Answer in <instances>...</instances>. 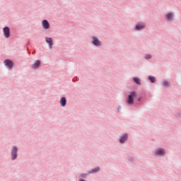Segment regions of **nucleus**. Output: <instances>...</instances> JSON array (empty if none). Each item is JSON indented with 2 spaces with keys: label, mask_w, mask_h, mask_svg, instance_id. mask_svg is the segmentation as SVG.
<instances>
[{
  "label": "nucleus",
  "mask_w": 181,
  "mask_h": 181,
  "mask_svg": "<svg viewBox=\"0 0 181 181\" xmlns=\"http://www.w3.org/2000/svg\"><path fill=\"white\" fill-rule=\"evenodd\" d=\"M144 28H145V24L144 23H139L136 25V30H141V29H144Z\"/></svg>",
  "instance_id": "9"
},
{
  "label": "nucleus",
  "mask_w": 181,
  "mask_h": 181,
  "mask_svg": "<svg viewBox=\"0 0 181 181\" xmlns=\"http://www.w3.org/2000/svg\"><path fill=\"white\" fill-rule=\"evenodd\" d=\"M99 171H100V168L99 167H98L92 170V173H96V172H99Z\"/></svg>",
  "instance_id": "16"
},
{
  "label": "nucleus",
  "mask_w": 181,
  "mask_h": 181,
  "mask_svg": "<svg viewBox=\"0 0 181 181\" xmlns=\"http://www.w3.org/2000/svg\"><path fill=\"white\" fill-rule=\"evenodd\" d=\"M60 104H61L62 107L66 106V98H62L60 99Z\"/></svg>",
  "instance_id": "12"
},
{
  "label": "nucleus",
  "mask_w": 181,
  "mask_h": 181,
  "mask_svg": "<svg viewBox=\"0 0 181 181\" xmlns=\"http://www.w3.org/2000/svg\"><path fill=\"white\" fill-rule=\"evenodd\" d=\"M156 155H158L160 156L165 155V150L163 148H159L158 150H157Z\"/></svg>",
  "instance_id": "10"
},
{
  "label": "nucleus",
  "mask_w": 181,
  "mask_h": 181,
  "mask_svg": "<svg viewBox=\"0 0 181 181\" xmlns=\"http://www.w3.org/2000/svg\"><path fill=\"white\" fill-rule=\"evenodd\" d=\"M128 139V134H124L119 140L120 144H124L125 141H127Z\"/></svg>",
  "instance_id": "8"
},
{
  "label": "nucleus",
  "mask_w": 181,
  "mask_h": 181,
  "mask_svg": "<svg viewBox=\"0 0 181 181\" xmlns=\"http://www.w3.org/2000/svg\"><path fill=\"white\" fill-rule=\"evenodd\" d=\"M136 97V93L135 91L131 92L128 95L127 103L129 105H132L134 104V98Z\"/></svg>",
  "instance_id": "1"
},
{
  "label": "nucleus",
  "mask_w": 181,
  "mask_h": 181,
  "mask_svg": "<svg viewBox=\"0 0 181 181\" xmlns=\"http://www.w3.org/2000/svg\"><path fill=\"white\" fill-rule=\"evenodd\" d=\"M163 86H165V87H168V86H169V82L168 81L163 82Z\"/></svg>",
  "instance_id": "17"
},
{
  "label": "nucleus",
  "mask_w": 181,
  "mask_h": 181,
  "mask_svg": "<svg viewBox=\"0 0 181 181\" xmlns=\"http://www.w3.org/2000/svg\"><path fill=\"white\" fill-rule=\"evenodd\" d=\"M3 32H4V35L5 37L8 38L11 36V31L9 30V28L5 27L3 29Z\"/></svg>",
  "instance_id": "3"
},
{
  "label": "nucleus",
  "mask_w": 181,
  "mask_h": 181,
  "mask_svg": "<svg viewBox=\"0 0 181 181\" xmlns=\"http://www.w3.org/2000/svg\"><path fill=\"white\" fill-rule=\"evenodd\" d=\"M45 41L47 42V43H48L49 48L52 49L53 46V40L52 39V37H45Z\"/></svg>",
  "instance_id": "5"
},
{
  "label": "nucleus",
  "mask_w": 181,
  "mask_h": 181,
  "mask_svg": "<svg viewBox=\"0 0 181 181\" xmlns=\"http://www.w3.org/2000/svg\"><path fill=\"white\" fill-rule=\"evenodd\" d=\"M11 156L13 160L18 158V148H16V146L13 147V149L11 151Z\"/></svg>",
  "instance_id": "2"
},
{
  "label": "nucleus",
  "mask_w": 181,
  "mask_h": 181,
  "mask_svg": "<svg viewBox=\"0 0 181 181\" xmlns=\"http://www.w3.org/2000/svg\"><path fill=\"white\" fill-rule=\"evenodd\" d=\"M134 81L136 84L141 85V80L139 78L134 77Z\"/></svg>",
  "instance_id": "14"
},
{
  "label": "nucleus",
  "mask_w": 181,
  "mask_h": 181,
  "mask_svg": "<svg viewBox=\"0 0 181 181\" xmlns=\"http://www.w3.org/2000/svg\"><path fill=\"white\" fill-rule=\"evenodd\" d=\"M42 25L44 29H49V28H50V25L47 20H43L42 22Z\"/></svg>",
  "instance_id": "6"
},
{
  "label": "nucleus",
  "mask_w": 181,
  "mask_h": 181,
  "mask_svg": "<svg viewBox=\"0 0 181 181\" xmlns=\"http://www.w3.org/2000/svg\"><path fill=\"white\" fill-rule=\"evenodd\" d=\"M148 78H149V80L151 81V83H156V79L155 78V77H153V76H149L148 77Z\"/></svg>",
  "instance_id": "15"
},
{
  "label": "nucleus",
  "mask_w": 181,
  "mask_h": 181,
  "mask_svg": "<svg viewBox=\"0 0 181 181\" xmlns=\"http://www.w3.org/2000/svg\"><path fill=\"white\" fill-rule=\"evenodd\" d=\"M81 181H86L85 180H81Z\"/></svg>",
  "instance_id": "19"
},
{
  "label": "nucleus",
  "mask_w": 181,
  "mask_h": 181,
  "mask_svg": "<svg viewBox=\"0 0 181 181\" xmlns=\"http://www.w3.org/2000/svg\"><path fill=\"white\" fill-rule=\"evenodd\" d=\"M167 19H168V21H172V19H173V13H169L167 14Z\"/></svg>",
  "instance_id": "13"
},
{
  "label": "nucleus",
  "mask_w": 181,
  "mask_h": 181,
  "mask_svg": "<svg viewBox=\"0 0 181 181\" xmlns=\"http://www.w3.org/2000/svg\"><path fill=\"white\" fill-rule=\"evenodd\" d=\"M145 57H146V59H151L152 56L151 54H148Z\"/></svg>",
  "instance_id": "18"
},
{
  "label": "nucleus",
  "mask_w": 181,
  "mask_h": 181,
  "mask_svg": "<svg viewBox=\"0 0 181 181\" xmlns=\"http://www.w3.org/2000/svg\"><path fill=\"white\" fill-rule=\"evenodd\" d=\"M93 41L92 42V43H93L95 46H101V42L98 40V38L93 37Z\"/></svg>",
  "instance_id": "7"
},
{
  "label": "nucleus",
  "mask_w": 181,
  "mask_h": 181,
  "mask_svg": "<svg viewBox=\"0 0 181 181\" xmlns=\"http://www.w3.org/2000/svg\"><path fill=\"white\" fill-rule=\"evenodd\" d=\"M39 66H40V61L37 60V61H35V62L33 64V69H37Z\"/></svg>",
  "instance_id": "11"
},
{
  "label": "nucleus",
  "mask_w": 181,
  "mask_h": 181,
  "mask_svg": "<svg viewBox=\"0 0 181 181\" xmlns=\"http://www.w3.org/2000/svg\"><path fill=\"white\" fill-rule=\"evenodd\" d=\"M4 64L8 67V69H12V67H13V63L9 59H6L4 61Z\"/></svg>",
  "instance_id": "4"
},
{
  "label": "nucleus",
  "mask_w": 181,
  "mask_h": 181,
  "mask_svg": "<svg viewBox=\"0 0 181 181\" xmlns=\"http://www.w3.org/2000/svg\"><path fill=\"white\" fill-rule=\"evenodd\" d=\"M139 101H141V98L139 99Z\"/></svg>",
  "instance_id": "20"
}]
</instances>
